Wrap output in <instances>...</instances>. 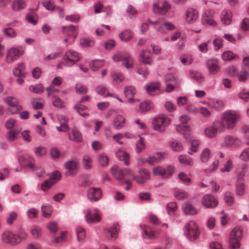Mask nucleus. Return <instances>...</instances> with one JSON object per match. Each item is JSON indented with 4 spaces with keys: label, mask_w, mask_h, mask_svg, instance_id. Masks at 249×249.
Masks as SVG:
<instances>
[{
    "label": "nucleus",
    "mask_w": 249,
    "mask_h": 249,
    "mask_svg": "<svg viewBox=\"0 0 249 249\" xmlns=\"http://www.w3.org/2000/svg\"><path fill=\"white\" fill-rule=\"evenodd\" d=\"M95 90L98 94L103 96H114L113 94H110L109 93L107 88L103 85L98 86L96 88Z\"/></svg>",
    "instance_id": "obj_34"
},
{
    "label": "nucleus",
    "mask_w": 249,
    "mask_h": 249,
    "mask_svg": "<svg viewBox=\"0 0 249 249\" xmlns=\"http://www.w3.org/2000/svg\"><path fill=\"white\" fill-rule=\"evenodd\" d=\"M215 11L213 9L205 10L202 14L201 22L203 24L215 27L217 24L215 20Z\"/></svg>",
    "instance_id": "obj_6"
},
{
    "label": "nucleus",
    "mask_w": 249,
    "mask_h": 249,
    "mask_svg": "<svg viewBox=\"0 0 249 249\" xmlns=\"http://www.w3.org/2000/svg\"><path fill=\"white\" fill-rule=\"evenodd\" d=\"M32 158L28 156H21L18 158V162L21 168L26 167V164Z\"/></svg>",
    "instance_id": "obj_61"
},
{
    "label": "nucleus",
    "mask_w": 249,
    "mask_h": 249,
    "mask_svg": "<svg viewBox=\"0 0 249 249\" xmlns=\"http://www.w3.org/2000/svg\"><path fill=\"white\" fill-rule=\"evenodd\" d=\"M31 233L34 238H38L41 234L40 228L36 226H33L30 230Z\"/></svg>",
    "instance_id": "obj_52"
},
{
    "label": "nucleus",
    "mask_w": 249,
    "mask_h": 249,
    "mask_svg": "<svg viewBox=\"0 0 249 249\" xmlns=\"http://www.w3.org/2000/svg\"><path fill=\"white\" fill-rule=\"evenodd\" d=\"M190 75L197 82L201 83L204 81V77L200 73L195 72L194 71H190Z\"/></svg>",
    "instance_id": "obj_57"
},
{
    "label": "nucleus",
    "mask_w": 249,
    "mask_h": 249,
    "mask_svg": "<svg viewBox=\"0 0 249 249\" xmlns=\"http://www.w3.org/2000/svg\"><path fill=\"white\" fill-rule=\"evenodd\" d=\"M14 75L16 76L25 77L26 72L25 71V67L23 63L18 65L17 68L13 70Z\"/></svg>",
    "instance_id": "obj_32"
},
{
    "label": "nucleus",
    "mask_w": 249,
    "mask_h": 249,
    "mask_svg": "<svg viewBox=\"0 0 249 249\" xmlns=\"http://www.w3.org/2000/svg\"><path fill=\"white\" fill-rule=\"evenodd\" d=\"M42 5L48 11H53L55 8L53 0H43Z\"/></svg>",
    "instance_id": "obj_48"
},
{
    "label": "nucleus",
    "mask_w": 249,
    "mask_h": 249,
    "mask_svg": "<svg viewBox=\"0 0 249 249\" xmlns=\"http://www.w3.org/2000/svg\"><path fill=\"white\" fill-rule=\"evenodd\" d=\"M85 218L88 223L99 222L101 220V216L98 213L92 214L90 211L87 212Z\"/></svg>",
    "instance_id": "obj_31"
},
{
    "label": "nucleus",
    "mask_w": 249,
    "mask_h": 249,
    "mask_svg": "<svg viewBox=\"0 0 249 249\" xmlns=\"http://www.w3.org/2000/svg\"><path fill=\"white\" fill-rule=\"evenodd\" d=\"M60 178V173L58 171L55 172L49 180H46L41 185V189L44 191L48 190L53 184L58 181Z\"/></svg>",
    "instance_id": "obj_11"
},
{
    "label": "nucleus",
    "mask_w": 249,
    "mask_h": 249,
    "mask_svg": "<svg viewBox=\"0 0 249 249\" xmlns=\"http://www.w3.org/2000/svg\"><path fill=\"white\" fill-rule=\"evenodd\" d=\"M111 76L113 79V83L114 84H119L124 80V75L120 73L113 71L111 73Z\"/></svg>",
    "instance_id": "obj_40"
},
{
    "label": "nucleus",
    "mask_w": 249,
    "mask_h": 249,
    "mask_svg": "<svg viewBox=\"0 0 249 249\" xmlns=\"http://www.w3.org/2000/svg\"><path fill=\"white\" fill-rule=\"evenodd\" d=\"M222 58L225 61L235 60L238 61L239 57L231 51H226L222 54Z\"/></svg>",
    "instance_id": "obj_29"
},
{
    "label": "nucleus",
    "mask_w": 249,
    "mask_h": 249,
    "mask_svg": "<svg viewBox=\"0 0 249 249\" xmlns=\"http://www.w3.org/2000/svg\"><path fill=\"white\" fill-rule=\"evenodd\" d=\"M64 58L71 62H76L80 60L81 55L75 51H69L66 53Z\"/></svg>",
    "instance_id": "obj_22"
},
{
    "label": "nucleus",
    "mask_w": 249,
    "mask_h": 249,
    "mask_svg": "<svg viewBox=\"0 0 249 249\" xmlns=\"http://www.w3.org/2000/svg\"><path fill=\"white\" fill-rule=\"evenodd\" d=\"M114 61H123L124 62H129L133 60L128 53L125 52H117L112 57Z\"/></svg>",
    "instance_id": "obj_19"
},
{
    "label": "nucleus",
    "mask_w": 249,
    "mask_h": 249,
    "mask_svg": "<svg viewBox=\"0 0 249 249\" xmlns=\"http://www.w3.org/2000/svg\"><path fill=\"white\" fill-rule=\"evenodd\" d=\"M19 131L16 129L10 130L7 134V139L9 141L13 142L17 139Z\"/></svg>",
    "instance_id": "obj_46"
},
{
    "label": "nucleus",
    "mask_w": 249,
    "mask_h": 249,
    "mask_svg": "<svg viewBox=\"0 0 249 249\" xmlns=\"http://www.w3.org/2000/svg\"><path fill=\"white\" fill-rule=\"evenodd\" d=\"M69 139L76 142H80L82 141V136L80 133L75 128L72 129L71 132L69 135Z\"/></svg>",
    "instance_id": "obj_36"
},
{
    "label": "nucleus",
    "mask_w": 249,
    "mask_h": 249,
    "mask_svg": "<svg viewBox=\"0 0 249 249\" xmlns=\"http://www.w3.org/2000/svg\"><path fill=\"white\" fill-rule=\"evenodd\" d=\"M160 86V84L159 82L151 83L145 86V89L148 94L152 95L153 92L159 89Z\"/></svg>",
    "instance_id": "obj_37"
},
{
    "label": "nucleus",
    "mask_w": 249,
    "mask_h": 249,
    "mask_svg": "<svg viewBox=\"0 0 249 249\" xmlns=\"http://www.w3.org/2000/svg\"><path fill=\"white\" fill-rule=\"evenodd\" d=\"M42 215L44 217H50L52 213V207L50 205H43L41 207Z\"/></svg>",
    "instance_id": "obj_53"
},
{
    "label": "nucleus",
    "mask_w": 249,
    "mask_h": 249,
    "mask_svg": "<svg viewBox=\"0 0 249 249\" xmlns=\"http://www.w3.org/2000/svg\"><path fill=\"white\" fill-rule=\"evenodd\" d=\"M76 233L77 239L79 241L84 240L86 237V231L84 229L81 227L77 228Z\"/></svg>",
    "instance_id": "obj_63"
},
{
    "label": "nucleus",
    "mask_w": 249,
    "mask_h": 249,
    "mask_svg": "<svg viewBox=\"0 0 249 249\" xmlns=\"http://www.w3.org/2000/svg\"><path fill=\"white\" fill-rule=\"evenodd\" d=\"M240 118L239 113L234 110H228L222 113L220 121H216V124L223 131L224 129H231L236 126Z\"/></svg>",
    "instance_id": "obj_1"
},
{
    "label": "nucleus",
    "mask_w": 249,
    "mask_h": 249,
    "mask_svg": "<svg viewBox=\"0 0 249 249\" xmlns=\"http://www.w3.org/2000/svg\"><path fill=\"white\" fill-rule=\"evenodd\" d=\"M179 120L180 124L177 127V131L182 134L185 139L189 140L191 139L190 128L187 124V123L189 120V117L186 115H182L180 117Z\"/></svg>",
    "instance_id": "obj_3"
},
{
    "label": "nucleus",
    "mask_w": 249,
    "mask_h": 249,
    "mask_svg": "<svg viewBox=\"0 0 249 249\" xmlns=\"http://www.w3.org/2000/svg\"><path fill=\"white\" fill-rule=\"evenodd\" d=\"M59 121L61 124L60 126L56 127L57 130L59 132H67L69 130V126L67 123L68 121V119L63 116H60L59 117Z\"/></svg>",
    "instance_id": "obj_28"
},
{
    "label": "nucleus",
    "mask_w": 249,
    "mask_h": 249,
    "mask_svg": "<svg viewBox=\"0 0 249 249\" xmlns=\"http://www.w3.org/2000/svg\"><path fill=\"white\" fill-rule=\"evenodd\" d=\"M118 229L119 225L117 224H114L111 229L107 231V236L110 237L111 238H116Z\"/></svg>",
    "instance_id": "obj_41"
},
{
    "label": "nucleus",
    "mask_w": 249,
    "mask_h": 249,
    "mask_svg": "<svg viewBox=\"0 0 249 249\" xmlns=\"http://www.w3.org/2000/svg\"><path fill=\"white\" fill-rule=\"evenodd\" d=\"M98 160L102 166H105L108 164L109 158L105 153H103L99 155Z\"/></svg>",
    "instance_id": "obj_56"
},
{
    "label": "nucleus",
    "mask_w": 249,
    "mask_h": 249,
    "mask_svg": "<svg viewBox=\"0 0 249 249\" xmlns=\"http://www.w3.org/2000/svg\"><path fill=\"white\" fill-rule=\"evenodd\" d=\"M198 13L193 8H189L186 12V20L188 23L195 22L198 18Z\"/></svg>",
    "instance_id": "obj_20"
},
{
    "label": "nucleus",
    "mask_w": 249,
    "mask_h": 249,
    "mask_svg": "<svg viewBox=\"0 0 249 249\" xmlns=\"http://www.w3.org/2000/svg\"><path fill=\"white\" fill-rule=\"evenodd\" d=\"M170 122V120L168 116L163 114L160 115L153 119V128L158 132H163Z\"/></svg>",
    "instance_id": "obj_2"
},
{
    "label": "nucleus",
    "mask_w": 249,
    "mask_h": 249,
    "mask_svg": "<svg viewBox=\"0 0 249 249\" xmlns=\"http://www.w3.org/2000/svg\"><path fill=\"white\" fill-rule=\"evenodd\" d=\"M140 61L142 62H149L150 60V53L145 50L140 52L139 54Z\"/></svg>",
    "instance_id": "obj_44"
},
{
    "label": "nucleus",
    "mask_w": 249,
    "mask_h": 249,
    "mask_svg": "<svg viewBox=\"0 0 249 249\" xmlns=\"http://www.w3.org/2000/svg\"><path fill=\"white\" fill-rule=\"evenodd\" d=\"M148 22L154 26V28L157 32L162 34L166 33L164 19L159 18L155 21H152L149 19H148Z\"/></svg>",
    "instance_id": "obj_16"
},
{
    "label": "nucleus",
    "mask_w": 249,
    "mask_h": 249,
    "mask_svg": "<svg viewBox=\"0 0 249 249\" xmlns=\"http://www.w3.org/2000/svg\"><path fill=\"white\" fill-rule=\"evenodd\" d=\"M1 240L4 243L15 246L17 245L16 234L9 230H6L1 235Z\"/></svg>",
    "instance_id": "obj_8"
},
{
    "label": "nucleus",
    "mask_w": 249,
    "mask_h": 249,
    "mask_svg": "<svg viewBox=\"0 0 249 249\" xmlns=\"http://www.w3.org/2000/svg\"><path fill=\"white\" fill-rule=\"evenodd\" d=\"M102 191L99 188H91L88 191V197L92 201H97L102 197Z\"/></svg>",
    "instance_id": "obj_14"
},
{
    "label": "nucleus",
    "mask_w": 249,
    "mask_h": 249,
    "mask_svg": "<svg viewBox=\"0 0 249 249\" xmlns=\"http://www.w3.org/2000/svg\"><path fill=\"white\" fill-rule=\"evenodd\" d=\"M150 172L145 169L139 171V175L134 176V180L138 183L142 184L150 178Z\"/></svg>",
    "instance_id": "obj_13"
},
{
    "label": "nucleus",
    "mask_w": 249,
    "mask_h": 249,
    "mask_svg": "<svg viewBox=\"0 0 249 249\" xmlns=\"http://www.w3.org/2000/svg\"><path fill=\"white\" fill-rule=\"evenodd\" d=\"M26 3L24 0H14L11 4V8L14 11H19L24 9Z\"/></svg>",
    "instance_id": "obj_25"
},
{
    "label": "nucleus",
    "mask_w": 249,
    "mask_h": 249,
    "mask_svg": "<svg viewBox=\"0 0 249 249\" xmlns=\"http://www.w3.org/2000/svg\"><path fill=\"white\" fill-rule=\"evenodd\" d=\"M170 146L174 151L176 152H180L183 149L182 143L176 140L171 142L170 143Z\"/></svg>",
    "instance_id": "obj_47"
},
{
    "label": "nucleus",
    "mask_w": 249,
    "mask_h": 249,
    "mask_svg": "<svg viewBox=\"0 0 249 249\" xmlns=\"http://www.w3.org/2000/svg\"><path fill=\"white\" fill-rule=\"evenodd\" d=\"M125 119L120 115H117L113 120V126L117 129H121L124 126Z\"/></svg>",
    "instance_id": "obj_27"
},
{
    "label": "nucleus",
    "mask_w": 249,
    "mask_h": 249,
    "mask_svg": "<svg viewBox=\"0 0 249 249\" xmlns=\"http://www.w3.org/2000/svg\"><path fill=\"white\" fill-rule=\"evenodd\" d=\"M142 235L146 239H154L156 237V233L149 227H145L143 230Z\"/></svg>",
    "instance_id": "obj_39"
},
{
    "label": "nucleus",
    "mask_w": 249,
    "mask_h": 249,
    "mask_svg": "<svg viewBox=\"0 0 249 249\" xmlns=\"http://www.w3.org/2000/svg\"><path fill=\"white\" fill-rule=\"evenodd\" d=\"M245 190V184L244 176L240 175L238 176L236 182V195L239 196L243 195Z\"/></svg>",
    "instance_id": "obj_15"
},
{
    "label": "nucleus",
    "mask_w": 249,
    "mask_h": 249,
    "mask_svg": "<svg viewBox=\"0 0 249 249\" xmlns=\"http://www.w3.org/2000/svg\"><path fill=\"white\" fill-rule=\"evenodd\" d=\"M232 19V12L230 10H224L221 12L220 19L222 24L228 25L231 24Z\"/></svg>",
    "instance_id": "obj_21"
},
{
    "label": "nucleus",
    "mask_w": 249,
    "mask_h": 249,
    "mask_svg": "<svg viewBox=\"0 0 249 249\" xmlns=\"http://www.w3.org/2000/svg\"><path fill=\"white\" fill-rule=\"evenodd\" d=\"M111 173L114 177L121 183L126 179L124 178V170H122L117 165H114L111 167Z\"/></svg>",
    "instance_id": "obj_17"
},
{
    "label": "nucleus",
    "mask_w": 249,
    "mask_h": 249,
    "mask_svg": "<svg viewBox=\"0 0 249 249\" xmlns=\"http://www.w3.org/2000/svg\"><path fill=\"white\" fill-rule=\"evenodd\" d=\"M165 80L166 82L174 84L176 85H178L179 84V81L178 79L174 74H172L167 75L165 78Z\"/></svg>",
    "instance_id": "obj_59"
},
{
    "label": "nucleus",
    "mask_w": 249,
    "mask_h": 249,
    "mask_svg": "<svg viewBox=\"0 0 249 249\" xmlns=\"http://www.w3.org/2000/svg\"><path fill=\"white\" fill-rule=\"evenodd\" d=\"M242 234V230L240 227H235L231 232L230 235V247L231 249L239 248L240 244L239 240Z\"/></svg>",
    "instance_id": "obj_4"
},
{
    "label": "nucleus",
    "mask_w": 249,
    "mask_h": 249,
    "mask_svg": "<svg viewBox=\"0 0 249 249\" xmlns=\"http://www.w3.org/2000/svg\"><path fill=\"white\" fill-rule=\"evenodd\" d=\"M171 8V5L166 0L163 1L160 5H159V1L158 0L154 1L153 4V11L154 13L162 16L166 15Z\"/></svg>",
    "instance_id": "obj_7"
},
{
    "label": "nucleus",
    "mask_w": 249,
    "mask_h": 249,
    "mask_svg": "<svg viewBox=\"0 0 249 249\" xmlns=\"http://www.w3.org/2000/svg\"><path fill=\"white\" fill-rule=\"evenodd\" d=\"M136 92V89L133 86H126L124 89V94L126 97L134 96Z\"/></svg>",
    "instance_id": "obj_54"
},
{
    "label": "nucleus",
    "mask_w": 249,
    "mask_h": 249,
    "mask_svg": "<svg viewBox=\"0 0 249 249\" xmlns=\"http://www.w3.org/2000/svg\"><path fill=\"white\" fill-rule=\"evenodd\" d=\"M207 67L210 75L216 74L220 71V67L217 63H207Z\"/></svg>",
    "instance_id": "obj_35"
},
{
    "label": "nucleus",
    "mask_w": 249,
    "mask_h": 249,
    "mask_svg": "<svg viewBox=\"0 0 249 249\" xmlns=\"http://www.w3.org/2000/svg\"><path fill=\"white\" fill-rule=\"evenodd\" d=\"M185 228L187 238L190 241L196 240L199 234L197 224L194 221H190L186 225Z\"/></svg>",
    "instance_id": "obj_5"
},
{
    "label": "nucleus",
    "mask_w": 249,
    "mask_h": 249,
    "mask_svg": "<svg viewBox=\"0 0 249 249\" xmlns=\"http://www.w3.org/2000/svg\"><path fill=\"white\" fill-rule=\"evenodd\" d=\"M201 203L203 206L206 208L213 209L217 206L218 202L213 196L207 194L202 197Z\"/></svg>",
    "instance_id": "obj_10"
},
{
    "label": "nucleus",
    "mask_w": 249,
    "mask_h": 249,
    "mask_svg": "<svg viewBox=\"0 0 249 249\" xmlns=\"http://www.w3.org/2000/svg\"><path fill=\"white\" fill-rule=\"evenodd\" d=\"M99 64L100 63H90L89 65H85L84 64H80L79 67L83 72H86L89 70V67L93 71H96L102 67V66Z\"/></svg>",
    "instance_id": "obj_33"
},
{
    "label": "nucleus",
    "mask_w": 249,
    "mask_h": 249,
    "mask_svg": "<svg viewBox=\"0 0 249 249\" xmlns=\"http://www.w3.org/2000/svg\"><path fill=\"white\" fill-rule=\"evenodd\" d=\"M177 205L176 202H172L169 203L167 206V210L168 213L171 215H173L175 212L177 210Z\"/></svg>",
    "instance_id": "obj_60"
},
{
    "label": "nucleus",
    "mask_w": 249,
    "mask_h": 249,
    "mask_svg": "<svg viewBox=\"0 0 249 249\" xmlns=\"http://www.w3.org/2000/svg\"><path fill=\"white\" fill-rule=\"evenodd\" d=\"M84 167L86 170H89L91 168L92 160L89 156L85 155L83 158Z\"/></svg>",
    "instance_id": "obj_50"
},
{
    "label": "nucleus",
    "mask_w": 249,
    "mask_h": 249,
    "mask_svg": "<svg viewBox=\"0 0 249 249\" xmlns=\"http://www.w3.org/2000/svg\"><path fill=\"white\" fill-rule=\"evenodd\" d=\"M209 106L216 109H220L223 108L224 104L222 101L220 100H214L209 103Z\"/></svg>",
    "instance_id": "obj_55"
},
{
    "label": "nucleus",
    "mask_w": 249,
    "mask_h": 249,
    "mask_svg": "<svg viewBox=\"0 0 249 249\" xmlns=\"http://www.w3.org/2000/svg\"><path fill=\"white\" fill-rule=\"evenodd\" d=\"M184 211L187 215H194L197 213V211L190 203H186L184 208Z\"/></svg>",
    "instance_id": "obj_43"
},
{
    "label": "nucleus",
    "mask_w": 249,
    "mask_h": 249,
    "mask_svg": "<svg viewBox=\"0 0 249 249\" xmlns=\"http://www.w3.org/2000/svg\"><path fill=\"white\" fill-rule=\"evenodd\" d=\"M22 52L16 48H11L7 53V58L9 61H14L21 55Z\"/></svg>",
    "instance_id": "obj_23"
},
{
    "label": "nucleus",
    "mask_w": 249,
    "mask_h": 249,
    "mask_svg": "<svg viewBox=\"0 0 249 249\" xmlns=\"http://www.w3.org/2000/svg\"><path fill=\"white\" fill-rule=\"evenodd\" d=\"M133 36V33L130 30H123L119 35L120 39L124 42H127L132 39Z\"/></svg>",
    "instance_id": "obj_26"
},
{
    "label": "nucleus",
    "mask_w": 249,
    "mask_h": 249,
    "mask_svg": "<svg viewBox=\"0 0 249 249\" xmlns=\"http://www.w3.org/2000/svg\"><path fill=\"white\" fill-rule=\"evenodd\" d=\"M78 28L77 26L70 25L68 26H62V33L68 36L71 37L73 40L76 37L78 34Z\"/></svg>",
    "instance_id": "obj_18"
},
{
    "label": "nucleus",
    "mask_w": 249,
    "mask_h": 249,
    "mask_svg": "<svg viewBox=\"0 0 249 249\" xmlns=\"http://www.w3.org/2000/svg\"><path fill=\"white\" fill-rule=\"evenodd\" d=\"M29 90L36 93H40L44 91V87L41 84H37L35 86L31 85L29 87Z\"/></svg>",
    "instance_id": "obj_51"
},
{
    "label": "nucleus",
    "mask_w": 249,
    "mask_h": 249,
    "mask_svg": "<svg viewBox=\"0 0 249 249\" xmlns=\"http://www.w3.org/2000/svg\"><path fill=\"white\" fill-rule=\"evenodd\" d=\"M178 160L180 163L184 166H192L194 164L193 160L190 158H187L185 155L179 156Z\"/></svg>",
    "instance_id": "obj_38"
},
{
    "label": "nucleus",
    "mask_w": 249,
    "mask_h": 249,
    "mask_svg": "<svg viewBox=\"0 0 249 249\" xmlns=\"http://www.w3.org/2000/svg\"><path fill=\"white\" fill-rule=\"evenodd\" d=\"M80 44L83 47H90L94 45V41L90 38H82L80 40Z\"/></svg>",
    "instance_id": "obj_49"
},
{
    "label": "nucleus",
    "mask_w": 249,
    "mask_h": 249,
    "mask_svg": "<svg viewBox=\"0 0 249 249\" xmlns=\"http://www.w3.org/2000/svg\"><path fill=\"white\" fill-rule=\"evenodd\" d=\"M241 29L244 31H249V18H244L240 24Z\"/></svg>",
    "instance_id": "obj_64"
},
{
    "label": "nucleus",
    "mask_w": 249,
    "mask_h": 249,
    "mask_svg": "<svg viewBox=\"0 0 249 249\" xmlns=\"http://www.w3.org/2000/svg\"><path fill=\"white\" fill-rule=\"evenodd\" d=\"M225 142L227 146H233L237 144V140L234 137L229 135L225 137Z\"/></svg>",
    "instance_id": "obj_58"
},
{
    "label": "nucleus",
    "mask_w": 249,
    "mask_h": 249,
    "mask_svg": "<svg viewBox=\"0 0 249 249\" xmlns=\"http://www.w3.org/2000/svg\"><path fill=\"white\" fill-rule=\"evenodd\" d=\"M211 150L208 148H204L200 156V160L202 162H206L210 159Z\"/></svg>",
    "instance_id": "obj_42"
},
{
    "label": "nucleus",
    "mask_w": 249,
    "mask_h": 249,
    "mask_svg": "<svg viewBox=\"0 0 249 249\" xmlns=\"http://www.w3.org/2000/svg\"><path fill=\"white\" fill-rule=\"evenodd\" d=\"M66 169L65 175L67 177H73L77 174L78 170V163L75 160H69L64 164Z\"/></svg>",
    "instance_id": "obj_9"
},
{
    "label": "nucleus",
    "mask_w": 249,
    "mask_h": 249,
    "mask_svg": "<svg viewBox=\"0 0 249 249\" xmlns=\"http://www.w3.org/2000/svg\"><path fill=\"white\" fill-rule=\"evenodd\" d=\"M116 155L120 160H123L124 161L125 165H129V155L128 153L122 149H119L116 152Z\"/></svg>",
    "instance_id": "obj_24"
},
{
    "label": "nucleus",
    "mask_w": 249,
    "mask_h": 249,
    "mask_svg": "<svg viewBox=\"0 0 249 249\" xmlns=\"http://www.w3.org/2000/svg\"><path fill=\"white\" fill-rule=\"evenodd\" d=\"M216 124V121L214 122L212 125L208 126L205 129L204 134L207 137L213 138L216 137L218 131H223L222 129H220Z\"/></svg>",
    "instance_id": "obj_12"
},
{
    "label": "nucleus",
    "mask_w": 249,
    "mask_h": 249,
    "mask_svg": "<svg viewBox=\"0 0 249 249\" xmlns=\"http://www.w3.org/2000/svg\"><path fill=\"white\" fill-rule=\"evenodd\" d=\"M4 101L9 106L13 107H17L18 103L17 98L11 96L7 97Z\"/></svg>",
    "instance_id": "obj_62"
},
{
    "label": "nucleus",
    "mask_w": 249,
    "mask_h": 249,
    "mask_svg": "<svg viewBox=\"0 0 249 249\" xmlns=\"http://www.w3.org/2000/svg\"><path fill=\"white\" fill-rule=\"evenodd\" d=\"M139 140L136 142L135 150L137 153L140 154L146 148L144 139L140 135L138 136Z\"/></svg>",
    "instance_id": "obj_30"
},
{
    "label": "nucleus",
    "mask_w": 249,
    "mask_h": 249,
    "mask_svg": "<svg viewBox=\"0 0 249 249\" xmlns=\"http://www.w3.org/2000/svg\"><path fill=\"white\" fill-rule=\"evenodd\" d=\"M153 107L152 103L149 101H146L139 105V108L142 111H147L151 109Z\"/></svg>",
    "instance_id": "obj_45"
}]
</instances>
